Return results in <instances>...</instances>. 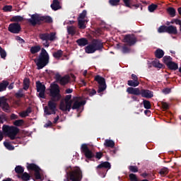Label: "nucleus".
<instances>
[{"label":"nucleus","instance_id":"nucleus-1","mask_svg":"<svg viewBox=\"0 0 181 181\" xmlns=\"http://www.w3.org/2000/svg\"><path fill=\"white\" fill-rule=\"evenodd\" d=\"M49 95L51 99L48 101L47 106L44 107V112L45 115H54L57 111V102L62 100V95L60 94V89L59 85H54L50 90Z\"/></svg>","mask_w":181,"mask_h":181},{"label":"nucleus","instance_id":"nucleus-2","mask_svg":"<svg viewBox=\"0 0 181 181\" xmlns=\"http://www.w3.org/2000/svg\"><path fill=\"white\" fill-rule=\"evenodd\" d=\"M23 124H25L23 119H17L13 122L14 126L4 124L2 127L3 133L10 138L11 141H13L14 139H16V135H18L21 131L17 127H22Z\"/></svg>","mask_w":181,"mask_h":181},{"label":"nucleus","instance_id":"nucleus-3","mask_svg":"<svg viewBox=\"0 0 181 181\" xmlns=\"http://www.w3.org/2000/svg\"><path fill=\"white\" fill-rule=\"evenodd\" d=\"M50 60V57L47 51L45 48H42L41 52L38 56L37 59H35L34 62L36 64L37 70H42L43 67H46L49 64Z\"/></svg>","mask_w":181,"mask_h":181},{"label":"nucleus","instance_id":"nucleus-4","mask_svg":"<svg viewBox=\"0 0 181 181\" xmlns=\"http://www.w3.org/2000/svg\"><path fill=\"white\" fill-rule=\"evenodd\" d=\"M28 21L29 23L32 25V26H36V25H42V23H53V18H52L50 16H40L37 13L31 15V18Z\"/></svg>","mask_w":181,"mask_h":181},{"label":"nucleus","instance_id":"nucleus-5","mask_svg":"<svg viewBox=\"0 0 181 181\" xmlns=\"http://www.w3.org/2000/svg\"><path fill=\"white\" fill-rule=\"evenodd\" d=\"M71 169V171L66 172V175L69 176V179L71 181H81V179H83V172H81V170L79 167H75L71 168V167H69Z\"/></svg>","mask_w":181,"mask_h":181},{"label":"nucleus","instance_id":"nucleus-6","mask_svg":"<svg viewBox=\"0 0 181 181\" xmlns=\"http://www.w3.org/2000/svg\"><path fill=\"white\" fill-rule=\"evenodd\" d=\"M39 38L42 42H45L44 43V46L45 47H49L50 46V44L49 43V42H54V40H56V33H40L39 34Z\"/></svg>","mask_w":181,"mask_h":181},{"label":"nucleus","instance_id":"nucleus-7","mask_svg":"<svg viewBox=\"0 0 181 181\" xmlns=\"http://www.w3.org/2000/svg\"><path fill=\"white\" fill-rule=\"evenodd\" d=\"M71 100V95H67L65 97V103L62 100L59 104V110L63 111L64 112L68 111L70 112V110H71V105L73 104V100Z\"/></svg>","mask_w":181,"mask_h":181},{"label":"nucleus","instance_id":"nucleus-8","mask_svg":"<svg viewBox=\"0 0 181 181\" xmlns=\"http://www.w3.org/2000/svg\"><path fill=\"white\" fill-rule=\"evenodd\" d=\"M158 33H169V35H177V28L174 25H161L158 29Z\"/></svg>","mask_w":181,"mask_h":181},{"label":"nucleus","instance_id":"nucleus-9","mask_svg":"<svg viewBox=\"0 0 181 181\" xmlns=\"http://www.w3.org/2000/svg\"><path fill=\"white\" fill-rule=\"evenodd\" d=\"M81 152L83 153L85 158L88 159V160H93L94 158H95V154L93 153L91 150L88 148V146L86 144H83L81 146Z\"/></svg>","mask_w":181,"mask_h":181},{"label":"nucleus","instance_id":"nucleus-10","mask_svg":"<svg viewBox=\"0 0 181 181\" xmlns=\"http://www.w3.org/2000/svg\"><path fill=\"white\" fill-rule=\"evenodd\" d=\"M95 81H97V83L99 84L98 93L100 94V93H103V91H105L107 90V83H105V78H104L103 76L100 75H97L95 76Z\"/></svg>","mask_w":181,"mask_h":181},{"label":"nucleus","instance_id":"nucleus-11","mask_svg":"<svg viewBox=\"0 0 181 181\" xmlns=\"http://www.w3.org/2000/svg\"><path fill=\"white\" fill-rule=\"evenodd\" d=\"M123 42L127 43V46H135L136 42H138V38L134 34H127L124 35Z\"/></svg>","mask_w":181,"mask_h":181},{"label":"nucleus","instance_id":"nucleus-12","mask_svg":"<svg viewBox=\"0 0 181 181\" xmlns=\"http://www.w3.org/2000/svg\"><path fill=\"white\" fill-rule=\"evenodd\" d=\"M37 92L39 93L38 97L40 98H46L45 93H46V86L42 83L40 81L36 82Z\"/></svg>","mask_w":181,"mask_h":181},{"label":"nucleus","instance_id":"nucleus-13","mask_svg":"<svg viewBox=\"0 0 181 181\" xmlns=\"http://www.w3.org/2000/svg\"><path fill=\"white\" fill-rule=\"evenodd\" d=\"M8 30L11 33L18 35V33H20L21 30H22V27H21V24H19V23H13L9 24Z\"/></svg>","mask_w":181,"mask_h":181},{"label":"nucleus","instance_id":"nucleus-14","mask_svg":"<svg viewBox=\"0 0 181 181\" xmlns=\"http://www.w3.org/2000/svg\"><path fill=\"white\" fill-rule=\"evenodd\" d=\"M105 169H111V163L108 161L102 162L96 167V170L100 173L102 170L104 171V173H107L108 170H105Z\"/></svg>","mask_w":181,"mask_h":181},{"label":"nucleus","instance_id":"nucleus-15","mask_svg":"<svg viewBox=\"0 0 181 181\" xmlns=\"http://www.w3.org/2000/svg\"><path fill=\"white\" fill-rule=\"evenodd\" d=\"M125 6L127 8H129L130 9H138V8H141L142 9V4H132V0H122Z\"/></svg>","mask_w":181,"mask_h":181},{"label":"nucleus","instance_id":"nucleus-16","mask_svg":"<svg viewBox=\"0 0 181 181\" xmlns=\"http://www.w3.org/2000/svg\"><path fill=\"white\" fill-rule=\"evenodd\" d=\"M92 45L96 51L103 50V49H104V44L100 39H93L92 40Z\"/></svg>","mask_w":181,"mask_h":181},{"label":"nucleus","instance_id":"nucleus-17","mask_svg":"<svg viewBox=\"0 0 181 181\" xmlns=\"http://www.w3.org/2000/svg\"><path fill=\"white\" fill-rule=\"evenodd\" d=\"M78 100H75L72 107H71V108H72V110H78V108H80V107H83V105H86V104L87 103L86 100H82V101H78L80 100H81V97H78L76 98Z\"/></svg>","mask_w":181,"mask_h":181},{"label":"nucleus","instance_id":"nucleus-18","mask_svg":"<svg viewBox=\"0 0 181 181\" xmlns=\"http://www.w3.org/2000/svg\"><path fill=\"white\" fill-rule=\"evenodd\" d=\"M127 93L133 95H141V90H139V88L129 87L127 88Z\"/></svg>","mask_w":181,"mask_h":181},{"label":"nucleus","instance_id":"nucleus-19","mask_svg":"<svg viewBox=\"0 0 181 181\" xmlns=\"http://www.w3.org/2000/svg\"><path fill=\"white\" fill-rule=\"evenodd\" d=\"M141 95L144 98H152L153 97V92L148 89H141Z\"/></svg>","mask_w":181,"mask_h":181},{"label":"nucleus","instance_id":"nucleus-20","mask_svg":"<svg viewBox=\"0 0 181 181\" xmlns=\"http://www.w3.org/2000/svg\"><path fill=\"white\" fill-rule=\"evenodd\" d=\"M68 35L74 36L77 33V27L74 25H69L66 28Z\"/></svg>","mask_w":181,"mask_h":181},{"label":"nucleus","instance_id":"nucleus-21","mask_svg":"<svg viewBox=\"0 0 181 181\" xmlns=\"http://www.w3.org/2000/svg\"><path fill=\"white\" fill-rule=\"evenodd\" d=\"M51 8L52 11H59V9H62V6H60V1L59 0H53Z\"/></svg>","mask_w":181,"mask_h":181},{"label":"nucleus","instance_id":"nucleus-22","mask_svg":"<svg viewBox=\"0 0 181 181\" xmlns=\"http://www.w3.org/2000/svg\"><path fill=\"white\" fill-rule=\"evenodd\" d=\"M76 43L78 45H79L81 47H84V46H87L88 45V40L87 38H80L76 40Z\"/></svg>","mask_w":181,"mask_h":181},{"label":"nucleus","instance_id":"nucleus-23","mask_svg":"<svg viewBox=\"0 0 181 181\" xmlns=\"http://www.w3.org/2000/svg\"><path fill=\"white\" fill-rule=\"evenodd\" d=\"M167 67L170 70L176 71V70H177V69H179V65L177 64V63H176L173 61H171L167 64Z\"/></svg>","mask_w":181,"mask_h":181},{"label":"nucleus","instance_id":"nucleus-24","mask_svg":"<svg viewBox=\"0 0 181 181\" xmlns=\"http://www.w3.org/2000/svg\"><path fill=\"white\" fill-rule=\"evenodd\" d=\"M17 177L18 179H22L23 181H29L30 180V175L28 173H23L21 175H17Z\"/></svg>","mask_w":181,"mask_h":181},{"label":"nucleus","instance_id":"nucleus-25","mask_svg":"<svg viewBox=\"0 0 181 181\" xmlns=\"http://www.w3.org/2000/svg\"><path fill=\"white\" fill-rule=\"evenodd\" d=\"M85 52L86 53H88V54H90L92 53H95V52L97 51L94 47V45H93V44L91 43L85 47Z\"/></svg>","mask_w":181,"mask_h":181},{"label":"nucleus","instance_id":"nucleus-26","mask_svg":"<svg viewBox=\"0 0 181 181\" xmlns=\"http://www.w3.org/2000/svg\"><path fill=\"white\" fill-rule=\"evenodd\" d=\"M27 169L28 170H33L34 172H36L37 170L40 169V168L35 163H27Z\"/></svg>","mask_w":181,"mask_h":181},{"label":"nucleus","instance_id":"nucleus-27","mask_svg":"<svg viewBox=\"0 0 181 181\" xmlns=\"http://www.w3.org/2000/svg\"><path fill=\"white\" fill-rule=\"evenodd\" d=\"M154 54L156 59H162V57L165 56V52L163 51V49L158 48L155 51Z\"/></svg>","mask_w":181,"mask_h":181},{"label":"nucleus","instance_id":"nucleus-28","mask_svg":"<svg viewBox=\"0 0 181 181\" xmlns=\"http://www.w3.org/2000/svg\"><path fill=\"white\" fill-rule=\"evenodd\" d=\"M104 146H105V148H115V142L111 139H106L104 143Z\"/></svg>","mask_w":181,"mask_h":181},{"label":"nucleus","instance_id":"nucleus-29","mask_svg":"<svg viewBox=\"0 0 181 181\" xmlns=\"http://www.w3.org/2000/svg\"><path fill=\"white\" fill-rule=\"evenodd\" d=\"M40 170H42L40 168L35 171L34 176L35 178H33V180L36 181V180H43L42 178V175H40Z\"/></svg>","mask_w":181,"mask_h":181},{"label":"nucleus","instance_id":"nucleus-30","mask_svg":"<svg viewBox=\"0 0 181 181\" xmlns=\"http://www.w3.org/2000/svg\"><path fill=\"white\" fill-rule=\"evenodd\" d=\"M2 110L4 111V112H11V107L9 106V104L6 103V100H4L2 104Z\"/></svg>","mask_w":181,"mask_h":181},{"label":"nucleus","instance_id":"nucleus-31","mask_svg":"<svg viewBox=\"0 0 181 181\" xmlns=\"http://www.w3.org/2000/svg\"><path fill=\"white\" fill-rule=\"evenodd\" d=\"M41 49L40 45H35L31 47L30 52L31 54H36V53H39V51Z\"/></svg>","mask_w":181,"mask_h":181},{"label":"nucleus","instance_id":"nucleus-32","mask_svg":"<svg viewBox=\"0 0 181 181\" xmlns=\"http://www.w3.org/2000/svg\"><path fill=\"white\" fill-rule=\"evenodd\" d=\"M29 86H30V79L29 78H25L23 80V90L25 91L29 90Z\"/></svg>","mask_w":181,"mask_h":181},{"label":"nucleus","instance_id":"nucleus-33","mask_svg":"<svg viewBox=\"0 0 181 181\" xmlns=\"http://www.w3.org/2000/svg\"><path fill=\"white\" fill-rule=\"evenodd\" d=\"M53 57L56 59L57 60H59V59L63 56V52L62 49H59L57 52H54L52 54Z\"/></svg>","mask_w":181,"mask_h":181},{"label":"nucleus","instance_id":"nucleus-34","mask_svg":"<svg viewBox=\"0 0 181 181\" xmlns=\"http://www.w3.org/2000/svg\"><path fill=\"white\" fill-rule=\"evenodd\" d=\"M167 12L171 18H175V16H176V9L173 7H168L167 8Z\"/></svg>","mask_w":181,"mask_h":181},{"label":"nucleus","instance_id":"nucleus-35","mask_svg":"<svg viewBox=\"0 0 181 181\" xmlns=\"http://www.w3.org/2000/svg\"><path fill=\"white\" fill-rule=\"evenodd\" d=\"M69 78L68 76H64L59 79V83L61 86H66V84L69 83Z\"/></svg>","mask_w":181,"mask_h":181},{"label":"nucleus","instance_id":"nucleus-36","mask_svg":"<svg viewBox=\"0 0 181 181\" xmlns=\"http://www.w3.org/2000/svg\"><path fill=\"white\" fill-rule=\"evenodd\" d=\"M9 86V82L8 81H4L0 83V93L6 90V88Z\"/></svg>","mask_w":181,"mask_h":181},{"label":"nucleus","instance_id":"nucleus-37","mask_svg":"<svg viewBox=\"0 0 181 181\" xmlns=\"http://www.w3.org/2000/svg\"><path fill=\"white\" fill-rule=\"evenodd\" d=\"M15 172L17 173V175H21L25 172V168L21 165H17L15 168Z\"/></svg>","mask_w":181,"mask_h":181},{"label":"nucleus","instance_id":"nucleus-38","mask_svg":"<svg viewBox=\"0 0 181 181\" xmlns=\"http://www.w3.org/2000/svg\"><path fill=\"white\" fill-rule=\"evenodd\" d=\"M152 66L156 69H163L164 65L159 63V60H155L152 62Z\"/></svg>","mask_w":181,"mask_h":181},{"label":"nucleus","instance_id":"nucleus-39","mask_svg":"<svg viewBox=\"0 0 181 181\" xmlns=\"http://www.w3.org/2000/svg\"><path fill=\"white\" fill-rule=\"evenodd\" d=\"M86 20H78V26L79 29H86Z\"/></svg>","mask_w":181,"mask_h":181},{"label":"nucleus","instance_id":"nucleus-40","mask_svg":"<svg viewBox=\"0 0 181 181\" xmlns=\"http://www.w3.org/2000/svg\"><path fill=\"white\" fill-rule=\"evenodd\" d=\"M23 17L21 16H14L11 18V22H22Z\"/></svg>","mask_w":181,"mask_h":181},{"label":"nucleus","instance_id":"nucleus-41","mask_svg":"<svg viewBox=\"0 0 181 181\" xmlns=\"http://www.w3.org/2000/svg\"><path fill=\"white\" fill-rule=\"evenodd\" d=\"M127 84L130 87H138L139 86V81H134V80H129L127 81Z\"/></svg>","mask_w":181,"mask_h":181},{"label":"nucleus","instance_id":"nucleus-42","mask_svg":"<svg viewBox=\"0 0 181 181\" xmlns=\"http://www.w3.org/2000/svg\"><path fill=\"white\" fill-rule=\"evenodd\" d=\"M158 9V5L155 4H151L148 6V10L149 12H155Z\"/></svg>","mask_w":181,"mask_h":181},{"label":"nucleus","instance_id":"nucleus-43","mask_svg":"<svg viewBox=\"0 0 181 181\" xmlns=\"http://www.w3.org/2000/svg\"><path fill=\"white\" fill-rule=\"evenodd\" d=\"M4 145L8 151H13V149H15V146H12L9 142L4 141Z\"/></svg>","mask_w":181,"mask_h":181},{"label":"nucleus","instance_id":"nucleus-44","mask_svg":"<svg viewBox=\"0 0 181 181\" xmlns=\"http://www.w3.org/2000/svg\"><path fill=\"white\" fill-rule=\"evenodd\" d=\"M86 16H87V11L83 10L82 13H81L78 17V20L84 21L86 19Z\"/></svg>","mask_w":181,"mask_h":181},{"label":"nucleus","instance_id":"nucleus-45","mask_svg":"<svg viewBox=\"0 0 181 181\" xmlns=\"http://www.w3.org/2000/svg\"><path fill=\"white\" fill-rule=\"evenodd\" d=\"M122 52L124 54L131 53V48L127 47V45H124L122 47Z\"/></svg>","mask_w":181,"mask_h":181},{"label":"nucleus","instance_id":"nucleus-46","mask_svg":"<svg viewBox=\"0 0 181 181\" xmlns=\"http://www.w3.org/2000/svg\"><path fill=\"white\" fill-rule=\"evenodd\" d=\"M163 62L166 66H168V63H170V62H172V57L170 56H165L163 58Z\"/></svg>","mask_w":181,"mask_h":181},{"label":"nucleus","instance_id":"nucleus-47","mask_svg":"<svg viewBox=\"0 0 181 181\" xmlns=\"http://www.w3.org/2000/svg\"><path fill=\"white\" fill-rule=\"evenodd\" d=\"M159 173L161 175V176H166V175L169 173V170L167 168H163L160 170Z\"/></svg>","mask_w":181,"mask_h":181},{"label":"nucleus","instance_id":"nucleus-48","mask_svg":"<svg viewBox=\"0 0 181 181\" xmlns=\"http://www.w3.org/2000/svg\"><path fill=\"white\" fill-rule=\"evenodd\" d=\"M144 107L146 108V110H151V102L148 100H144L143 101Z\"/></svg>","mask_w":181,"mask_h":181},{"label":"nucleus","instance_id":"nucleus-49","mask_svg":"<svg viewBox=\"0 0 181 181\" xmlns=\"http://www.w3.org/2000/svg\"><path fill=\"white\" fill-rule=\"evenodd\" d=\"M120 1H121V0H109V4L112 6H117L119 5Z\"/></svg>","mask_w":181,"mask_h":181},{"label":"nucleus","instance_id":"nucleus-50","mask_svg":"<svg viewBox=\"0 0 181 181\" xmlns=\"http://www.w3.org/2000/svg\"><path fill=\"white\" fill-rule=\"evenodd\" d=\"M128 169L130 172H132L133 173H136L139 170L136 165H130L129 166Z\"/></svg>","mask_w":181,"mask_h":181},{"label":"nucleus","instance_id":"nucleus-51","mask_svg":"<svg viewBox=\"0 0 181 181\" xmlns=\"http://www.w3.org/2000/svg\"><path fill=\"white\" fill-rule=\"evenodd\" d=\"M0 56L1 59H5L6 57V51L0 47Z\"/></svg>","mask_w":181,"mask_h":181},{"label":"nucleus","instance_id":"nucleus-52","mask_svg":"<svg viewBox=\"0 0 181 181\" xmlns=\"http://www.w3.org/2000/svg\"><path fill=\"white\" fill-rule=\"evenodd\" d=\"M3 11H4V12H12V6H4L3 7Z\"/></svg>","mask_w":181,"mask_h":181},{"label":"nucleus","instance_id":"nucleus-53","mask_svg":"<svg viewBox=\"0 0 181 181\" xmlns=\"http://www.w3.org/2000/svg\"><path fill=\"white\" fill-rule=\"evenodd\" d=\"M103 156H104V154L103 153V152L99 151V152H96V154L95 156V158H96V159H101V158H103Z\"/></svg>","mask_w":181,"mask_h":181},{"label":"nucleus","instance_id":"nucleus-54","mask_svg":"<svg viewBox=\"0 0 181 181\" xmlns=\"http://www.w3.org/2000/svg\"><path fill=\"white\" fill-rule=\"evenodd\" d=\"M88 92L89 93V95L90 97H93V95H95L97 94V91L95 90V89H88Z\"/></svg>","mask_w":181,"mask_h":181},{"label":"nucleus","instance_id":"nucleus-55","mask_svg":"<svg viewBox=\"0 0 181 181\" xmlns=\"http://www.w3.org/2000/svg\"><path fill=\"white\" fill-rule=\"evenodd\" d=\"M162 108L164 110H169V104L166 102H162L161 103Z\"/></svg>","mask_w":181,"mask_h":181},{"label":"nucleus","instance_id":"nucleus-56","mask_svg":"<svg viewBox=\"0 0 181 181\" xmlns=\"http://www.w3.org/2000/svg\"><path fill=\"white\" fill-rule=\"evenodd\" d=\"M19 115L21 118H26V117H29V115L25 111L20 112Z\"/></svg>","mask_w":181,"mask_h":181},{"label":"nucleus","instance_id":"nucleus-57","mask_svg":"<svg viewBox=\"0 0 181 181\" xmlns=\"http://www.w3.org/2000/svg\"><path fill=\"white\" fill-rule=\"evenodd\" d=\"M15 95H16V98H23L24 95H23V93H22L21 91H20V92L16 93L15 94Z\"/></svg>","mask_w":181,"mask_h":181},{"label":"nucleus","instance_id":"nucleus-58","mask_svg":"<svg viewBox=\"0 0 181 181\" xmlns=\"http://www.w3.org/2000/svg\"><path fill=\"white\" fill-rule=\"evenodd\" d=\"M170 91H172V90L169 88H165L163 90L164 94H170Z\"/></svg>","mask_w":181,"mask_h":181},{"label":"nucleus","instance_id":"nucleus-59","mask_svg":"<svg viewBox=\"0 0 181 181\" xmlns=\"http://www.w3.org/2000/svg\"><path fill=\"white\" fill-rule=\"evenodd\" d=\"M18 118H19V117L15 114H11V119H18Z\"/></svg>","mask_w":181,"mask_h":181},{"label":"nucleus","instance_id":"nucleus-60","mask_svg":"<svg viewBox=\"0 0 181 181\" xmlns=\"http://www.w3.org/2000/svg\"><path fill=\"white\" fill-rule=\"evenodd\" d=\"M132 79L134 81H138V76L134 74H132Z\"/></svg>","mask_w":181,"mask_h":181},{"label":"nucleus","instance_id":"nucleus-61","mask_svg":"<svg viewBox=\"0 0 181 181\" xmlns=\"http://www.w3.org/2000/svg\"><path fill=\"white\" fill-rule=\"evenodd\" d=\"M55 78H56L57 81H60V80L62 78V76L59 75V74H56Z\"/></svg>","mask_w":181,"mask_h":181},{"label":"nucleus","instance_id":"nucleus-62","mask_svg":"<svg viewBox=\"0 0 181 181\" xmlns=\"http://www.w3.org/2000/svg\"><path fill=\"white\" fill-rule=\"evenodd\" d=\"M174 22H175V25H181V20L175 18V19H174Z\"/></svg>","mask_w":181,"mask_h":181},{"label":"nucleus","instance_id":"nucleus-63","mask_svg":"<svg viewBox=\"0 0 181 181\" xmlns=\"http://www.w3.org/2000/svg\"><path fill=\"white\" fill-rule=\"evenodd\" d=\"M144 114H145V115H147V117H150V115H151V110H146L144 111Z\"/></svg>","mask_w":181,"mask_h":181},{"label":"nucleus","instance_id":"nucleus-64","mask_svg":"<svg viewBox=\"0 0 181 181\" xmlns=\"http://www.w3.org/2000/svg\"><path fill=\"white\" fill-rule=\"evenodd\" d=\"M53 125V123H52L50 121H48L47 124H45V128H48V127H52Z\"/></svg>","mask_w":181,"mask_h":181}]
</instances>
